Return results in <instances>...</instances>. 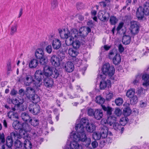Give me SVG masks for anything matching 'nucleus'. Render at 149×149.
<instances>
[{
	"label": "nucleus",
	"instance_id": "obj_17",
	"mask_svg": "<svg viewBox=\"0 0 149 149\" xmlns=\"http://www.w3.org/2000/svg\"><path fill=\"white\" fill-rule=\"evenodd\" d=\"M78 40L76 39L75 40V55H77L79 53V48L81 45H82L84 42V39H81V38L78 39Z\"/></svg>",
	"mask_w": 149,
	"mask_h": 149
},
{
	"label": "nucleus",
	"instance_id": "obj_53",
	"mask_svg": "<svg viewBox=\"0 0 149 149\" xmlns=\"http://www.w3.org/2000/svg\"><path fill=\"white\" fill-rule=\"evenodd\" d=\"M101 125L104 126L103 127H107L108 125V121H107V119L103 118L102 119L101 121Z\"/></svg>",
	"mask_w": 149,
	"mask_h": 149
},
{
	"label": "nucleus",
	"instance_id": "obj_43",
	"mask_svg": "<svg viewBox=\"0 0 149 149\" xmlns=\"http://www.w3.org/2000/svg\"><path fill=\"white\" fill-rule=\"evenodd\" d=\"M109 21L111 25H115L117 22L118 19L116 17L111 16L110 17Z\"/></svg>",
	"mask_w": 149,
	"mask_h": 149
},
{
	"label": "nucleus",
	"instance_id": "obj_1",
	"mask_svg": "<svg viewBox=\"0 0 149 149\" xmlns=\"http://www.w3.org/2000/svg\"><path fill=\"white\" fill-rule=\"evenodd\" d=\"M89 123L88 120L85 118H82L81 120L80 123L78 124L75 127L77 132L75 133V142L78 141H85L87 143L85 144L86 146H88L91 143L90 139L87 138L84 132V127L86 125Z\"/></svg>",
	"mask_w": 149,
	"mask_h": 149
},
{
	"label": "nucleus",
	"instance_id": "obj_62",
	"mask_svg": "<svg viewBox=\"0 0 149 149\" xmlns=\"http://www.w3.org/2000/svg\"><path fill=\"white\" fill-rule=\"evenodd\" d=\"M140 79V77L138 75L136 77V79H134L133 82V84H136L137 83Z\"/></svg>",
	"mask_w": 149,
	"mask_h": 149
},
{
	"label": "nucleus",
	"instance_id": "obj_4",
	"mask_svg": "<svg viewBox=\"0 0 149 149\" xmlns=\"http://www.w3.org/2000/svg\"><path fill=\"white\" fill-rule=\"evenodd\" d=\"M108 57L110 59H112L113 63L115 65H118L121 62V57L120 55L119 54H116L113 50L110 51Z\"/></svg>",
	"mask_w": 149,
	"mask_h": 149
},
{
	"label": "nucleus",
	"instance_id": "obj_9",
	"mask_svg": "<svg viewBox=\"0 0 149 149\" xmlns=\"http://www.w3.org/2000/svg\"><path fill=\"white\" fill-rule=\"evenodd\" d=\"M130 30L132 34L136 35L139 32V27L138 23L136 21H132L130 23Z\"/></svg>",
	"mask_w": 149,
	"mask_h": 149
},
{
	"label": "nucleus",
	"instance_id": "obj_64",
	"mask_svg": "<svg viewBox=\"0 0 149 149\" xmlns=\"http://www.w3.org/2000/svg\"><path fill=\"white\" fill-rule=\"evenodd\" d=\"M83 4L81 3H77L76 4V7L77 9H81L83 8Z\"/></svg>",
	"mask_w": 149,
	"mask_h": 149
},
{
	"label": "nucleus",
	"instance_id": "obj_22",
	"mask_svg": "<svg viewBox=\"0 0 149 149\" xmlns=\"http://www.w3.org/2000/svg\"><path fill=\"white\" fill-rule=\"evenodd\" d=\"M81 62L82 60L80 58H79V59L75 56V65L77 66V68H77V70L79 69H80V68L79 67L81 68V70L82 71V73L84 74L83 71H85L86 70V68L85 67H83L82 65H81Z\"/></svg>",
	"mask_w": 149,
	"mask_h": 149
},
{
	"label": "nucleus",
	"instance_id": "obj_29",
	"mask_svg": "<svg viewBox=\"0 0 149 149\" xmlns=\"http://www.w3.org/2000/svg\"><path fill=\"white\" fill-rule=\"evenodd\" d=\"M108 130V129L107 127H102L100 132L101 138H105L107 137Z\"/></svg>",
	"mask_w": 149,
	"mask_h": 149
},
{
	"label": "nucleus",
	"instance_id": "obj_57",
	"mask_svg": "<svg viewBox=\"0 0 149 149\" xmlns=\"http://www.w3.org/2000/svg\"><path fill=\"white\" fill-rule=\"evenodd\" d=\"M114 113L117 116H119L122 114V111L119 109L116 108L115 110Z\"/></svg>",
	"mask_w": 149,
	"mask_h": 149
},
{
	"label": "nucleus",
	"instance_id": "obj_20",
	"mask_svg": "<svg viewBox=\"0 0 149 149\" xmlns=\"http://www.w3.org/2000/svg\"><path fill=\"white\" fill-rule=\"evenodd\" d=\"M31 87H28L26 89L25 92V95L26 97L29 99H30L31 97L34 95V89L36 88V87L33 88Z\"/></svg>",
	"mask_w": 149,
	"mask_h": 149
},
{
	"label": "nucleus",
	"instance_id": "obj_27",
	"mask_svg": "<svg viewBox=\"0 0 149 149\" xmlns=\"http://www.w3.org/2000/svg\"><path fill=\"white\" fill-rule=\"evenodd\" d=\"M74 34L70 35V36L68 38L66 39L65 43L66 45L68 46H70L72 45H73V44L74 42V36H73Z\"/></svg>",
	"mask_w": 149,
	"mask_h": 149
},
{
	"label": "nucleus",
	"instance_id": "obj_26",
	"mask_svg": "<svg viewBox=\"0 0 149 149\" xmlns=\"http://www.w3.org/2000/svg\"><path fill=\"white\" fill-rule=\"evenodd\" d=\"M103 116V112L102 110L99 109H97L94 111V117L97 120H100Z\"/></svg>",
	"mask_w": 149,
	"mask_h": 149
},
{
	"label": "nucleus",
	"instance_id": "obj_13",
	"mask_svg": "<svg viewBox=\"0 0 149 149\" xmlns=\"http://www.w3.org/2000/svg\"><path fill=\"white\" fill-rule=\"evenodd\" d=\"M29 111L34 115L38 114L40 111V107L36 104H31L29 106Z\"/></svg>",
	"mask_w": 149,
	"mask_h": 149
},
{
	"label": "nucleus",
	"instance_id": "obj_8",
	"mask_svg": "<svg viewBox=\"0 0 149 149\" xmlns=\"http://www.w3.org/2000/svg\"><path fill=\"white\" fill-rule=\"evenodd\" d=\"M24 83L26 86L31 85L34 88V87H37L36 84V81L34 80L31 75L30 74H26L24 79Z\"/></svg>",
	"mask_w": 149,
	"mask_h": 149
},
{
	"label": "nucleus",
	"instance_id": "obj_44",
	"mask_svg": "<svg viewBox=\"0 0 149 149\" xmlns=\"http://www.w3.org/2000/svg\"><path fill=\"white\" fill-rule=\"evenodd\" d=\"M93 137L95 140L100 139L101 138L100 132H94L93 134Z\"/></svg>",
	"mask_w": 149,
	"mask_h": 149
},
{
	"label": "nucleus",
	"instance_id": "obj_32",
	"mask_svg": "<svg viewBox=\"0 0 149 149\" xmlns=\"http://www.w3.org/2000/svg\"><path fill=\"white\" fill-rule=\"evenodd\" d=\"M21 117L23 121L26 122H29V120L31 118L28 114L25 112L22 113L21 114Z\"/></svg>",
	"mask_w": 149,
	"mask_h": 149
},
{
	"label": "nucleus",
	"instance_id": "obj_15",
	"mask_svg": "<svg viewBox=\"0 0 149 149\" xmlns=\"http://www.w3.org/2000/svg\"><path fill=\"white\" fill-rule=\"evenodd\" d=\"M68 141L70 143L69 149H74V131L73 130L70 133Z\"/></svg>",
	"mask_w": 149,
	"mask_h": 149
},
{
	"label": "nucleus",
	"instance_id": "obj_3",
	"mask_svg": "<svg viewBox=\"0 0 149 149\" xmlns=\"http://www.w3.org/2000/svg\"><path fill=\"white\" fill-rule=\"evenodd\" d=\"M35 57L36 58L40 60L41 64L45 65L48 60L47 57L44 55L43 50L41 48H38L36 50L35 53Z\"/></svg>",
	"mask_w": 149,
	"mask_h": 149
},
{
	"label": "nucleus",
	"instance_id": "obj_49",
	"mask_svg": "<svg viewBox=\"0 0 149 149\" xmlns=\"http://www.w3.org/2000/svg\"><path fill=\"white\" fill-rule=\"evenodd\" d=\"M14 146L16 148H20L22 146V143L19 140H16L15 142Z\"/></svg>",
	"mask_w": 149,
	"mask_h": 149
},
{
	"label": "nucleus",
	"instance_id": "obj_60",
	"mask_svg": "<svg viewBox=\"0 0 149 149\" xmlns=\"http://www.w3.org/2000/svg\"><path fill=\"white\" fill-rule=\"evenodd\" d=\"M94 111L93 109H88V114L89 116H94Z\"/></svg>",
	"mask_w": 149,
	"mask_h": 149
},
{
	"label": "nucleus",
	"instance_id": "obj_19",
	"mask_svg": "<svg viewBox=\"0 0 149 149\" xmlns=\"http://www.w3.org/2000/svg\"><path fill=\"white\" fill-rule=\"evenodd\" d=\"M142 79L143 81L142 85L144 87L149 86V74L143 73L142 76Z\"/></svg>",
	"mask_w": 149,
	"mask_h": 149
},
{
	"label": "nucleus",
	"instance_id": "obj_34",
	"mask_svg": "<svg viewBox=\"0 0 149 149\" xmlns=\"http://www.w3.org/2000/svg\"><path fill=\"white\" fill-rule=\"evenodd\" d=\"M115 68L113 66H111L109 68L107 71L106 74V76L108 75L109 76L111 77L113 76L115 73Z\"/></svg>",
	"mask_w": 149,
	"mask_h": 149
},
{
	"label": "nucleus",
	"instance_id": "obj_51",
	"mask_svg": "<svg viewBox=\"0 0 149 149\" xmlns=\"http://www.w3.org/2000/svg\"><path fill=\"white\" fill-rule=\"evenodd\" d=\"M97 11L95 10H92L91 11V14L92 15V18L96 22L97 21V17L95 16L97 14Z\"/></svg>",
	"mask_w": 149,
	"mask_h": 149
},
{
	"label": "nucleus",
	"instance_id": "obj_18",
	"mask_svg": "<svg viewBox=\"0 0 149 149\" xmlns=\"http://www.w3.org/2000/svg\"><path fill=\"white\" fill-rule=\"evenodd\" d=\"M144 12L141 6H140L138 8L136 11V16L139 20L142 19L144 17Z\"/></svg>",
	"mask_w": 149,
	"mask_h": 149
},
{
	"label": "nucleus",
	"instance_id": "obj_45",
	"mask_svg": "<svg viewBox=\"0 0 149 149\" xmlns=\"http://www.w3.org/2000/svg\"><path fill=\"white\" fill-rule=\"evenodd\" d=\"M128 119L126 117H124L121 118L120 120V123L121 125L124 126L128 121Z\"/></svg>",
	"mask_w": 149,
	"mask_h": 149
},
{
	"label": "nucleus",
	"instance_id": "obj_25",
	"mask_svg": "<svg viewBox=\"0 0 149 149\" xmlns=\"http://www.w3.org/2000/svg\"><path fill=\"white\" fill-rule=\"evenodd\" d=\"M44 83L46 87H52L53 85L54 82L52 79L47 77L44 79Z\"/></svg>",
	"mask_w": 149,
	"mask_h": 149
},
{
	"label": "nucleus",
	"instance_id": "obj_54",
	"mask_svg": "<svg viewBox=\"0 0 149 149\" xmlns=\"http://www.w3.org/2000/svg\"><path fill=\"white\" fill-rule=\"evenodd\" d=\"M12 110V111H10L8 113V117L11 119H13V115L14 114V113L15 109L14 108H13Z\"/></svg>",
	"mask_w": 149,
	"mask_h": 149
},
{
	"label": "nucleus",
	"instance_id": "obj_7",
	"mask_svg": "<svg viewBox=\"0 0 149 149\" xmlns=\"http://www.w3.org/2000/svg\"><path fill=\"white\" fill-rule=\"evenodd\" d=\"M43 73L42 71L40 70H38L36 71L34 74V77L36 79V84L37 87L40 86L42 84V77L43 76Z\"/></svg>",
	"mask_w": 149,
	"mask_h": 149
},
{
	"label": "nucleus",
	"instance_id": "obj_2",
	"mask_svg": "<svg viewBox=\"0 0 149 149\" xmlns=\"http://www.w3.org/2000/svg\"><path fill=\"white\" fill-rule=\"evenodd\" d=\"M13 126L16 130L20 129L19 134L20 136V138H24L25 139L26 138L25 135L26 134L27 136V132L28 131L31 132L34 136L36 134L35 132H33V130L30 129L27 124H23L22 126L21 124L17 120H15L13 122Z\"/></svg>",
	"mask_w": 149,
	"mask_h": 149
},
{
	"label": "nucleus",
	"instance_id": "obj_56",
	"mask_svg": "<svg viewBox=\"0 0 149 149\" xmlns=\"http://www.w3.org/2000/svg\"><path fill=\"white\" fill-rule=\"evenodd\" d=\"M113 96V94L111 92H109L106 95V98L107 100H109L111 99Z\"/></svg>",
	"mask_w": 149,
	"mask_h": 149
},
{
	"label": "nucleus",
	"instance_id": "obj_47",
	"mask_svg": "<svg viewBox=\"0 0 149 149\" xmlns=\"http://www.w3.org/2000/svg\"><path fill=\"white\" fill-rule=\"evenodd\" d=\"M74 47L73 45L72 48H70L68 50V54L73 58L74 57Z\"/></svg>",
	"mask_w": 149,
	"mask_h": 149
},
{
	"label": "nucleus",
	"instance_id": "obj_63",
	"mask_svg": "<svg viewBox=\"0 0 149 149\" xmlns=\"http://www.w3.org/2000/svg\"><path fill=\"white\" fill-rule=\"evenodd\" d=\"M0 141L2 143H4L5 142L4 135L3 133L1 134L0 133Z\"/></svg>",
	"mask_w": 149,
	"mask_h": 149
},
{
	"label": "nucleus",
	"instance_id": "obj_31",
	"mask_svg": "<svg viewBox=\"0 0 149 149\" xmlns=\"http://www.w3.org/2000/svg\"><path fill=\"white\" fill-rule=\"evenodd\" d=\"M39 63L38 60L33 59L31 60L29 63V67L31 68H36Z\"/></svg>",
	"mask_w": 149,
	"mask_h": 149
},
{
	"label": "nucleus",
	"instance_id": "obj_35",
	"mask_svg": "<svg viewBox=\"0 0 149 149\" xmlns=\"http://www.w3.org/2000/svg\"><path fill=\"white\" fill-rule=\"evenodd\" d=\"M131 38L129 36H124L123 38L122 42L125 45L129 44L130 42Z\"/></svg>",
	"mask_w": 149,
	"mask_h": 149
},
{
	"label": "nucleus",
	"instance_id": "obj_50",
	"mask_svg": "<svg viewBox=\"0 0 149 149\" xmlns=\"http://www.w3.org/2000/svg\"><path fill=\"white\" fill-rule=\"evenodd\" d=\"M115 102L116 105L118 106L121 105L123 102V100L121 98H118L116 99Z\"/></svg>",
	"mask_w": 149,
	"mask_h": 149
},
{
	"label": "nucleus",
	"instance_id": "obj_42",
	"mask_svg": "<svg viewBox=\"0 0 149 149\" xmlns=\"http://www.w3.org/2000/svg\"><path fill=\"white\" fill-rule=\"evenodd\" d=\"M29 122L33 126L35 127L39 124V120L35 118H31Z\"/></svg>",
	"mask_w": 149,
	"mask_h": 149
},
{
	"label": "nucleus",
	"instance_id": "obj_46",
	"mask_svg": "<svg viewBox=\"0 0 149 149\" xmlns=\"http://www.w3.org/2000/svg\"><path fill=\"white\" fill-rule=\"evenodd\" d=\"M130 102L131 104H136L138 102V98L137 96L134 95L131 98Z\"/></svg>",
	"mask_w": 149,
	"mask_h": 149
},
{
	"label": "nucleus",
	"instance_id": "obj_37",
	"mask_svg": "<svg viewBox=\"0 0 149 149\" xmlns=\"http://www.w3.org/2000/svg\"><path fill=\"white\" fill-rule=\"evenodd\" d=\"M102 107L104 110L107 111V115H110L111 114L113 110L111 107H106L104 105H102Z\"/></svg>",
	"mask_w": 149,
	"mask_h": 149
},
{
	"label": "nucleus",
	"instance_id": "obj_12",
	"mask_svg": "<svg viewBox=\"0 0 149 149\" xmlns=\"http://www.w3.org/2000/svg\"><path fill=\"white\" fill-rule=\"evenodd\" d=\"M99 18L102 21H107L110 17V14L105 10L100 11L98 13Z\"/></svg>",
	"mask_w": 149,
	"mask_h": 149
},
{
	"label": "nucleus",
	"instance_id": "obj_55",
	"mask_svg": "<svg viewBox=\"0 0 149 149\" xmlns=\"http://www.w3.org/2000/svg\"><path fill=\"white\" fill-rule=\"evenodd\" d=\"M45 50L46 52L49 54H50L52 50V47L51 45H49L47 46Z\"/></svg>",
	"mask_w": 149,
	"mask_h": 149
},
{
	"label": "nucleus",
	"instance_id": "obj_5",
	"mask_svg": "<svg viewBox=\"0 0 149 149\" xmlns=\"http://www.w3.org/2000/svg\"><path fill=\"white\" fill-rule=\"evenodd\" d=\"M91 31L90 28L88 27H81L79 29V32L77 33V36L75 35V38H77V39L79 38L84 39L85 37H86L88 33Z\"/></svg>",
	"mask_w": 149,
	"mask_h": 149
},
{
	"label": "nucleus",
	"instance_id": "obj_36",
	"mask_svg": "<svg viewBox=\"0 0 149 149\" xmlns=\"http://www.w3.org/2000/svg\"><path fill=\"white\" fill-rule=\"evenodd\" d=\"M29 99L31 100L33 103L36 104L39 102L40 100V97L37 95H33Z\"/></svg>",
	"mask_w": 149,
	"mask_h": 149
},
{
	"label": "nucleus",
	"instance_id": "obj_28",
	"mask_svg": "<svg viewBox=\"0 0 149 149\" xmlns=\"http://www.w3.org/2000/svg\"><path fill=\"white\" fill-rule=\"evenodd\" d=\"M25 136H26V138L25 139V140L24 141V148H25V149H31L32 147L31 143L27 139L28 138L29 135L27 134V136L25 134ZM23 138L25 139L24 138Z\"/></svg>",
	"mask_w": 149,
	"mask_h": 149
},
{
	"label": "nucleus",
	"instance_id": "obj_10",
	"mask_svg": "<svg viewBox=\"0 0 149 149\" xmlns=\"http://www.w3.org/2000/svg\"><path fill=\"white\" fill-rule=\"evenodd\" d=\"M109 63H107L104 64L102 68V72L98 75L97 78L99 79H105L106 77V74L107 71L110 67Z\"/></svg>",
	"mask_w": 149,
	"mask_h": 149
},
{
	"label": "nucleus",
	"instance_id": "obj_40",
	"mask_svg": "<svg viewBox=\"0 0 149 149\" xmlns=\"http://www.w3.org/2000/svg\"><path fill=\"white\" fill-rule=\"evenodd\" d=\"M24 100L23 98L19 99V100H17L16 99H13L12 100V103L14 104H17L18 105H19L22 104L24 102Z\"/></svg>",
	"mask_w": 149,
	"mask_h": 149
},
{
	"label": "nucleus",
	"instance_id": "obj_48",
	"mask_svg": "<svg viewBox=\"0 0 149 149\" xmlns=\"http://www.w3.org/2000/svg\"><path fill=\"white\" fill-rule=\"evenodd\" d=\"M59 75V73L58 70L56 68L54 69V71L52 70V74L51 75L52 77L56 78L58 77Z\"/></svg>",
	"mask_w": 149,
	"mask_h": 149
},
{
	"label": "nucleus",
	"instance_id": "obj_38",
	"mask_svg": "<svg viewBox=\"0 0 149 149\" xmlns=\"http://www.w3.org/2000/svg\"><path fill=\"white\" fill-rule=\"evenodd\" d=\"M135 89L133 88L127 91L126 95L128 97L130 98L135 95Z\"/></svg>",
	"mask_w": 149,
	"mask_h": 149
},
{
	"label": "nucleus",
	"instance_id": "obj_61",
	"mask_svg": "<svg viewBox=\"0 0 149 149\" xmlns=\"http://www.w3.org/2000/svg\"><path fill=\"white\" fill-rule=\"evenodd\" d=\"M107 2L106 1H101L99 3V4L102 7L104 8L107 5Z\"/></svg>",
	"mask_w": 149,
	"mask_h": 149
},
{
	"label": "nucleus",
	"instance_id": "obj_30",
	"mask_svg": "<svg viewBox=\"0 0 149 149\" xmlns=\"http://www.w3.org/2000/svg\"><path fill=\"white\" fill-rule=\"evenodd\" d=\"M87 131L90 132H93L95 130L96 127L95 125L93 123L87 124L86 126H85Z\"/></svg>",
	"mask_w": 149,
	"mask_h": 149
},
{
	"label": "nucleus",
	"instance_id": "obj_39",
	"mask_svg": "<svg viewBox=\"0 0 149 149\" xmlns=\"http://www.w3.org/2000/svg\"><path fill=\"white\" fill-rule=\"evenodd\" d=\"M17 24L16 23L12 25L10 28V34L11 35H14L17 31Z\"/></svg>",
	"mask_w": 149,
	"mask_h": 149
},
{
	"label": "nucleus",
	"instance_id": "obj_52",
	"mask_svg": "<svg viewBox=\"0 0 149 149\" xmlns=\"http://www.w3.org/2000/svg\"><path fill=\"white\" fill-rule=\"evenodd\" d=\"M131 111L129 108H127L123 110V113L125 116H128L130 115L131 113Z\"/></svg>",
	"mask_w": 149,
	"mask_h": 149
},
{
	"label": "nucleus",
	"instance_id": "obj_33",
	"mask_svg": "<svg viewBox=\"0 0 149 149\" xmlns=\"http://www.w3.org/2000/svg\"><path fill=\"white\" fill-rule=\"evenodd\" d=\"M116 121V118L113 116H110L107 118L108 125L110 126L113 125Z\"/></svg>",
	"mask_w": 149,
	"mask_h": 149
},
{
	"label": "nucleus",
	"instance_id": "obj_23",
	"mask_svg": "<svg viewBox=\"0 0 149 149\" xmlns=\"http://www.w3.org/2000/svg\"><path fill=\"white\" fill-rule=\"evenodd\" d=\"M64 68L67 72H72L74 69L73 63L71 62H68L65 64Z\"/></svg>",
	"mask_w": 149,
	"mask_h": 149
},
{
	"label": "nucleus",
	"instance_id": "obj_59",
	"mask_svg": "<svg viewBox=\"0 0 149 149\" xmlns=\"http://www.w3.org/2000/svg\"><path fill=\"white\" fill-rule=\"evenodd\" d=\"M113 127L114 129L117 130L120 129L121 126L119 125V124L116 122L113 125Z\"/></svg>",
	"mask_w": 149,
	"mask_h": 149
},
{
	"label": "nucleus",
	"instance_id": "obj_16",
	"mask_svg": "<svg viewBox=\"0 0 149 149\" xmlns=\"http://www.w3.org/2000/svg\"><path fill=\"white\" fill-rule=\"evenodd\" d=\"M100 82V88L101 90H104L107 87L108 88L111 86V82L109 80H107L106 81L104 80V79H103Z\"/></svg>",
	"mask_w": 149,
	"mask_h": 149
},
{
	"label": "nucleus",
	"instance_id": "obj_41",
	"mask_svg": "<svg viewBox=\"0 0 149 149\" xmlns=\"http://www.w3.org/2000/svg\"><path fill=\"white\" fill-rule=\"evenodd\" d=\"M95 101L97 103L101 104V106L104 102V99L100 96H97Z\"/></svg>",
	"mask_w": 149,
	"mask_h": 149
},
{
	"label": "nucleus",
	"instance_id": "obj_6",
	"mask_svg": "<svg viewBox=\"0 0 149 149\" xmlns=\"http://www.w3.org/2000/svg\"><path fill=\"white\" fill-rule=\"evenodd\" d=\"M60 36L61 38L65 39L67 38L70 35L74 34V29H70V32L67 28H64L63 29H58Z\"/></svg>",
	"mask_w": 149,
	"mask_h": 149
},
{
	"label": "nucleus",
	"instance_id": "obj_24",
	"mask_svg": "<svg viewBox=\"0 0 149 149\" xmlns=\"http://www.w3.org/2000/svg\"><path fill=\"white\" fill-rule=\"evenodd\" d=\"M52 45L54 49L57 50L61 47V43L59 40L55 39L53 40Z\"/></svg>",
	"mask_w": 149,
	"mask_h": 149
},
{
	"label": "nucleus",
	"instance_id": "obj_21",
	"mask_svg": "<svg viewBox=\"0 0 149 149\" xmlns=\"http://www.w3.org/2000/svg\"><path fill=\"white\" fill-rule=\"evenodd\" d=\"M52 74V68L48 65H45L43 68V74L46 77L51 76Z\"/></svg>",
	"mask_w": 149,
	"mask_h": 149
},
{
	"label": "nucleus",
	"instance_id": "obj_11",
	"mask_svg": "<svg viewBox=\"0 0 149 149\" xmlns=\"http://www.w3.org/2000/svg\"><path fill=\"white\" fill-rule=\"evenodd\" d=\"M50 61L52 65L55 67H58L60 65L61 61V58L55 55L51 56Z\"/></svg>",
	"mask_w": 149,
	"mask_h": 149
},
{
	"label": "nucleus",
	"instance_id": "obj_58",
	"mask_svg": "<svg viewBox=\"0 0 149 149\" xmlns=\"http://www.w3.org/2000/svg\"><path fill=\"white\" fill-rule=\"evenodd\" d=\"M145 91L144 90H143V89L142 88H140L136 92V93L139 95H144V93H143V91Z\"/></svg>",
	"mask_w": 149,
	"mask_h": 149
},
{
	"label": "nucleus",
	"instance_id": "obj_14",
	"mask_svg": "<svg viewBox=\"0 0 149 149\" xmlns=\"http://www.w3.org/2000/svg\"><path fill=\"white\" fill-rule=\"evenodd\" d=\"M16 136V134L14 132H12L10 136L7 137L6 142L7 146L8 148V149H12L11 147L13 144V138Z\"/></svg>",
	"mask_w": 149,
	"mask_h": 149
}]
</instances>
